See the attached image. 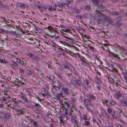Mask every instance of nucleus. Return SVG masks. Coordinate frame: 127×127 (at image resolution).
<instances>
[{
    "label": "nucleus",
    "mask_w": 127,
    "mask_h": 127,
    "mask_svg": "<svg viewBox=\"0 0 127 127\" xmlns=\"http://www.w3.org/2000/svg\"><path fill=\"white\" fill-rule=\"evenodd\" d=\"M74 109L75 110V109L73 105L65 109V114L68 119H69L70 117L72 116V113L73 112Z\"/></svg>",
    "instance_id": "obj_1"
},
{
    "label": "nucleus",
    "mask_w": 127,
    "mask_h": 127,
    "mask_svg": "<svg viewBox=\"0 0 127 127\" xmlns=\"http://www.w3.org/2000/svg\"><path fill=\"white\" fill-rule=\"evenodd\" d=\"M111 115L113 118L117 120L120 121L121 122H124L123 121L121 120V115L120 114L116 112L115 110H113V113L111 114Z\"/></svg>",
    "instance_id": "obj_2"
},
{
    "label": "nucleus",
    "mask_w": 127,
    "mask_h": 127,
    "mask_svg": "<svg viewBox=\"0 0 127 127\" xmlns=\"http://www.w3.org/2000/svg\"><path fill=\"white\" fill-rule=\"evenodd\" d=\"M21 98L23 100H24V101L26 102H28V99H30L31 98V96L30 95H27V97H26L24 95H22L21 96Z\"/></svg>",
    "instance_id": "obj_3"
},
{
    "label": "nucleus",
    "mask_w": 127,
    "mask_h": 127,
    "mask_svg": "<svg viewBox=\"0 0 127 127\" xmlns=\"http://www.w3.org/2000/svg\"><path fill=\"white\" fill-rule=\"evenodd\" d=\"M62 105L65 109L71 106L70 105L69 103L67 102L66 101H65L64 103H63Z\"/></svg>",
    "instance_id": "obj_4"
},
{
    "label": "nucleus",
    "mask_w": 127,
    "mask_h": 127,
    "mask_svg": "<svg viewBox=\"0 0 127 127\" xmlns=\"http://www.w3.org/2000/svg\"><path fill=\"white\" fill-rule=\"evenodd\" d=\"M95 16H97L98 17L102 16L104 15V14L101 12H100L98 10H96L95 12Z\"/></svg>",
    "instance_id": "obj_5"
},
{
    "label": "nucleus",
    "mask_w": 127,
    "mask_h": 127,
    "mask_svg": "<svg viewBox=\"0 0 127 127\" xmlns=\"http://www.w3.org/2000/svg\"><path fill=\"white\" fill-rule=\"evenodd\" d=\"M62 90L66 95H68L70 94V91H69V89L66 88H64Z\"/></svg>",
    "instance_id": "obj_6"
},
{
    "label": "nucleus",
    "mask_w": 127,
    "mask_h": 127,
    "mask_svg": "<svg viewBox=\"0 0 127 127\" xmlns=\"http://www.w3.org/2000/svg\"><path fill=\"white\" fill-rule=\"evenodd\" d=\"M64 37L67 39L66 41H69L71 43H72L75 42V40L73 38H72L69 37H66L65 36H64Z\"/></svg>",
    "instance_id": "obj_7"
},
{
    "label": "nucleus",
    "mask_w": 127,
    "mask_h": 127,
    "mask_svg": "<svg viewBox=\"0 0 127 127\" xmlns=\"http://www.w3.org/2000/svg\"><path fill=\"white\" fill-rule=\"evenodd\" d=\"M84 102L85 103L88 105H90L91 104V101L90 99L89 98L87 99L85 98Z\"/></svg>",
    "instance_id": "obj_8"
},
{
    "label": "nucleus",
    "mask_w": 127,
    "mask_h": 127,
    "mask_svg": "<svg viewBox=\"0 0 127 127\" xmlns=\"http://www.w3.org/2000/svg\"><path fill=\"white\" fill-rule=\"evenodd\" d=\"M17 114L18 115L22 114L25 112V110L23 109H22V110L17 109Z\"/></svg>",
    "instance_id": "obj_9"
},
{
    "label": "nucleus",
    "mask_w": 127,
    "mask_h": 127,
    "mask_svg": "<svg viewBox=\"0 0 127 127\" xmlns=\"http://www.w3.org/2000/svg\"><path fill=\"white\" fill-rule=\"evenodd\" d=\"M121 94L120 92H118L116 93L114 95V96L117 99H119L121 96Z\"/></svg>",
    "instance_id": "obj_10"
},
{
    "label": "nucleus",
    "mask_w": 127,
    "mask_h": 127,
    "mask_svg": "<svg viewBox=\"0 0 127 127\" xmlns=\"http://www.w3.org/2000/svg\"><path fill=\"white\" fill-rule=\"evenodd\" d=\"M63 94L61 93L57 94L55 97L56 99L58 100H59L60 97L61 96L63 97Z\"/></svg>",
    "instance_id": "obj_11"
},
{
    "label": "nucleus",
    "mask_w": 127,
    "mask_h": 127,
    "mask_svg": "<svg viewBox=\"0 0 127 127\" xmlns=\"http://www.w3.org/2000/svg\"><path fill=\"white\" fill-rule=\"evenodd\" d=\"M121 103L123 106H127V99H124L121 101Z\"/></svg>",
    "instance_id": "obj_12"
},
{
    "label": "nucleus",
    "mask_w": 127,
    "mask_h": 127,
    "mask_svg": "<svg viewBox=\"0 0 127 127\" xmlns=\"http://www.w3.org/2000/svg\"><path fill=\"white\" fill-rule=\"evenodd\" d=\"M63 68L64 69V70L65 71H67V70L70 68L69 66L67 64H63Z\"/></svg>",
    "instance_id": "obj_13"
},
{
    "label": "nucleus",
    "mask_w": 127,
    "mask_h": 127,
    "mask_svg": "<svg viewBox=\"0 0 127 127\" xmlns=\"http://www.w3.org/2000/svg\"><path fill=\"white\" fill-rule=\"evenodd\" d=\"M15 59L16 60V61L17 62L20 64H24V62L21 60L19 58H15Z\"/></svg>",
    "instance_id": "obj_14"
},
{
    "label": "nucleus",
    "mask_w": 127,
    "mask_h": 127,
    "mask_svg": "<svg viewBox=\"0 0 127 127\" xmlns=\"http://www.w3.org/2000/svg\"><path fill=\"white\" fill-rule=\"evenodd\" d=\"M57 5L58 7H63L65 6V4L63 2H62L61 3V2H59L57 3Z\"/></svg>",
    "instance_id": "obj_15"
},
{
    "label": "nucleus",
    "mask_w": 127,
    "mask_h": 127,
    "mask_svg": "<svg viewBox=\"0 0 127 127\" xmlns=\"http://www.w3.org/2000/svg\"><path fill=\"white\" fill-rule=\"evenodd\" d=\"M89 95L92 100L94 101L95 100L96 97L94 95L92 94H90Z\"/></svg>",
    "instance_id": "obj_16"
},
{
    "label": "nucleus",
    "mask_w": 127,
    "mask_h": 127,
    "mask_svg": "<svg viewBox=\"0 0 127 127\" xmlns=\"http://www.w3.org/2000/svg\"><path fill=\"white\" fill-rule=\"evenodd\" d=\"M111 14L117 16L118 17L120 16V14L119 12H118L114 11L111 13Z\"/></svg>",
    "instance_id": "obj_17"
},
{
    "label": "nucleus",
    "mask_w": 127,
    "mask_h": 127,
    "mask_svg": "<svg viewBox=\"0 0 127 127\" xmlns=\"http://www.w3.org/2000/svg\"><path fill=\"white\" fill-rule=\"evenodd\" d=\"M71 122L72 123L74 124H75V125L77 124L78 122V121L76 119L75 117H73L71 119Z\"/></svg>",
    "instance_id": "obj_18"
},
{
    "label": "nucleus",
    "mask_w": 127,
    "mask_h": 127,
    "mask_svg": "<svg viewBox=\"0 0 127 127\" xmlns=\"http://www.w3.org/2000/svg\"><path fill=\"white\" fill-rule=\"evenodd\" d=\"M110 67H111L112 68V69L111 70L112 71H114L115 72H117V71L116 68H114V66L112 64H111Z\"/></svg>",
    "instance_id": "obj_19"
},
{
    "label": "nucleus",
    "mask_w": 127,
    "mask_h": 127,
    "mask_svg": "<svg viewBox=\"0 0 127 127\" xmlns=\"http://www.w3.org/2000/svg\"><path fill=\"white\" fill-rule=\"evenodd\" d=\"M109 103L111 105L114 106L116 103V102L114 100H111L109 101Z\"/></svg>",
    "instance_id": "obj_20"
},
{
    "label": "nucleus",
    "mask_w": 127,
    "mask_h": 127,
    "mask_svg": "<svg viewBox=\"0 0 127 127\" xmlns=\"http://www.w3.org/2000/svg\"><path fill=\"white\" fill-rule=\"evenodd\" d=\"M76 83L78 86H80L82 84L81 82L79 80H77L76 81Z\"/></svg>",
    "instance_id": "obj_21"
},
{
    "label": "nucleus",
    "mask_w": 127,
    "mask_h": 127,
    "mask_svg": "<svg viewBox=\"0 0 127 127\" xmlns=\"http://www.w3.org/2000/svg\"><path fill=\"white\" fill-rule=\"evenodd\" d=\"M31 122L32 125H35L36 127H37L38 126V124L35 121H33V120H31Z\"/></svg>",
    "instance_id": "obj_22"
},
{
    "label": "nucleus",
    "mask_w": 127,
    "mask_h": 127,
    "mask_svg": "<svg viewBox=\"0 0 127 127\" xmlns=\"http://www.w3.org/2000/svg\"><path fill=\"white\" fill-rule=\"evenodd\" d=\"M107 111L108 112V113L110 114V115L111 114L113 113L112 112H113V111H112V109L110 107L108 108L107 109Z\"/></svg>",
    "instance_id": "obj_23"
},
{
    "label": "nucleus",
    "mask_w": 127,
    "mask_h": 127,
    "mask_svg": "<svg viewBox=\"0 0 127 127\" xmlns=\"http://www.w3.org/2000/svg\"><path fill=\"white\" fill-rule=\"evenodd\" d=\"M103 7L102 5H101L98 7V10H100L101 11H104Z\"/></svg>",
    "instance_id": "obj_24"
},
{
    "label": "nucleus",
    "mask_w": 127,
    "mask_h": 127,
    "mask_svg": "<svg viewBox=\"0 0 127 127\" xmlns=\"http://www.w3.org/2000/svg\"><path fill=\"white\" fill-rule=\"evenodd\" d=\"M84 9L85 10H89L91 9L90 6V5H87L84 7Z\"/></svg>",
    "instance_id": "obj_25"
},
{
    "label": "nucleus",
    "mask_w": 127,
    "mask_h": 127,
    "mask_svg": "<svg viewBox=\"0 0 127 127\" xmlns=\"http://www.w3.org/2000/svg\"><path fill=\"white\" fill-rule=\"evenodd\" d=\"M108 79L109 80V82L111 83H113L114 82V80L113 78H108Z\"/></svg>",
    "instance_id": "obj_26"
},
{
    "label": "nucleus",
    "mask_w": 127,
    "mask_h": 127,
    "mask_svg": "<svg viewBox=\"0 0 127 127\" xmlns=\"http://www.w3.org/2000/svg\"><path fill=\"white\" fill-rule=\"evenodd\" d=\"M85 125L86 126H89L90 124V123L89 121L85 120L84 122Z\"/></svg>",
    "instance_id": "obj_27"
},
{
    "label": "nucleus",
    "mask_w": 127,
    "mask_h": 127,
    "mask_svg": "<svg viewBox=\"0 0 127 127\" xmlns=\"http://www.w3.org/2000/svg\"><path fill=\"white\" fill-rule=\"evenodd\" d=\"M91 0L95 4L98 5V0Z\"/></svg>",
    "instance_id": "obj_28"
},
{
    "label": "nucleus",
    "mask_w": 127,
    "mask_h": 127,
    "mask_svg": "<svg viewBox=\"0 0 127 127\" xmlns=\"http://www.w3.org/2000/svg\"><path fill=\"white\" fill-rule=\"evenodd\" d=\"M82 119H83L85 120H87L88 119L87 117V115H83L82 118L81 119V121L82 120Z\"/></svg>",
    "instance_id": "obj_29"
},
{
    "label": "nucleus",
    "mask_w": 127,
    "mask_h": 127,
    "mask_svg": "<svg viewBox=\"0 0 127 127\" xmlns=\"http://www.w3.org/2000/svg\"><path fill=\"white\" fill-rule=\"evenodd\" d=\"M96 81L98 83H101V81L100 78L98 77H96Z\"/></svg>",
    "instance_id": "obj_30"
},
{
    "label": "nucleus",
    "mask_w": 127,
    "mask_h": 127,
    "mask_svg": "<svg viewBox=\"0 0 127 127\" xmlns=\"http://www.w3.org/2000/svg\"><path fill=\"white\" fill-rule=\"evenodd\" d=\"M58 88L59 89H61L62 90L64 88H63V85H62L60 83L58 85Z\"/></svg>",
    "instance_id": "obj_31"
},
{
    "label": "nucleus",
    "mask_w": 127,
    "mask_h": 127,
    "mask_svg": "<svg viewBox=\"0 0 127 127\" xmlns=\"http://www.w3.org/2000/svg\"><path fill=\"white\" fill-rule=\"evenodd\" d=\"M119 49L121 53H123V52L124 51V49L123 48L120 47L119 48Z\"/></svg>",
    "instance_id": "obj_32"
},
{
    "label": "nucleus",
    "mask_w": 127,
    "mask_h": 127,
    "mask_svg": "<svg viewBox=\"0 0 127 127\" xmlns=\"http://www.w3.org/2000/svg\"><path fill=\"white\" fill-rule=\"evenodd\" d=\"M49 80L52 81H53L55 79V78L53 76H50L48 78Z\"/></svg>",
    "instance_id": "obj_33"
},
{
    "label": "nucleus",
    "mask_w": 127,
    "mask_h": 127,
    "mask_svg": "<svg viewBox=\"0 0 127 127\" xmlns=\"http://www.w3.org/2000/svg\"><path fill=\"white\" fill-rule=\"evenodd\" d=\"M11 64L12 65H15L16 66H18V64L17 63L14 62H12Z\"/></svg>",
    "instance_id": "obj_34"
},
{
    "label": "nucleus",
    "mask_w": 127,
    "mask_h": 127,
    "mask_svg": "<svg viewBox=\"0 0 127 127\" xmlns=\"http://www.w3.org/2000/svg\"><path fill=\"white\" fill-rule=\"evenodd\" d=\"M48 9L49 11H52L53 10V7L51 5L48 6Z\"/></svg>",
    "instance_id": "obj_35"
},
{
    "label": "nucleus",
    "mask_w": 127,
    "mask_h": 127,
    "mask_svg": "<svg viewBox=\"0 0 127 127\" xmlns=\"http://www.w3.org/2000/svg\"><path fill=\"white\" fill-rule=\"evenodd\" d=\"M27 72L29 75H30L32 74V72L31 70H28L27 71Z\"/></svg>",
    "instance_id": "obj_36"
},
{
    "label": "nucleus",
    "mask_w": 127,
    "mask_h": 127,
    "mask_svg": "<svg viewBox=\"0 0 127 127\" xmlns=\"http://www.w3.org/2000/svg\"><path fill=\"white\" fill-rule=\"evenodd\" d=\"M118 113H119L121 115V113H122V110L120 109H118V111L117 112Z\"/></svg>",
    "instance_id": "obj_37"
},
{
    "label": "nucleus",
    "mask_w": 127,
    "mask_h": 127,
    "mask_svg": "<svg viewBox=\"0 0 127 127\" xmlns=\"http://www.w3.org/2000/svg\"><path fill=\"white\" fill-rule=\"evenodd\" d=\"M4 44L3 41L2 40H0V46H2Z\"/></svg>",
    "instance_id": "obj_38"
},
{
    "label": "nucleus",
    "mask_w": 127,
    "mask_h": 127,
    "mask_svg": "<svg viewBox=\"0 0 127 127\" xmlns=\"http://www.w3.org/2000/svg\"><path fill=\"white\" fill-rule=\"evenodd\" d=\"M24 71L23 70L21 69H19V72L21 73H24Z\"/></svg>",
    "instance_id": "obj_39"
},
{
    "label": "nucleus",
    "mask_w": 127,
    "mask_h": 127,
    "mask_svg": "<svg viewBox=\"0 0 127 127\" xmlns=\"http://www.w3.org/2000/svg\"><path fill=\"white\" fill-rule=\"evenodd\" d=\"M108 102V101L107 99H105L102 102L104 104L105 103H106Z\"/></svg>",
    "instance_id": "obj_40"
},
{
    "label": "nucleus",
    "mask_w": 127,
    "mask_h": 127,
    "mask_svg": "<svg viewBox=\"0 0 127 127\" xmlns=\"http://www.w3.org/2000/svg\"><path fill=\"white\" fill-rule=\"evenodd\" d=\"M103 21L102 19H100L98 20V22L99 23H102L103 22Z\"/></svg>",
    "instance_id": "obj_41"
},
{
    "label": "nucleus",
    "mask_w": 127,
    "mask_h": 127,
    "mask_svg": "<svg viewBox=\"0 0 127 127\" xmlns=\"http://www.w3.org/2000/svg\"><path fill=\"white\" fill-rule=\"evenodd\" d=\"M17 53H18L17 52H15V53H13L12 54L14 56H15V57H17Z\"/></svg>",
    "instance_id": "obj_42"
},
{
    "label": "nucleus",
    "mask_w": 127,
    "mask_h": 127,
    "mask_svg": "<svg viewBox=\"0 0 127 127\" xmlns=\"http://www.w3.org/2000/svg\"><path fill=\"white\" fill-rule=\"evenodd\" d=\"M4 104H3L2 102L1 101L0 102V107H3Z\"/></svg>",
    "instance_id": "obj_43"
},
{
    "label": "nucleus",
    "mask_w": 127,
    "mask_h": 127,
    "mask_svg": "<svg viewBox=\"0 0 127 127\" xmlns=\"http://www.w3.org/2000/svg\"><path fill=\"white\" fill-rule=\"evenodd\" d=\"M75 12H77L78 13H79L80 12V10H79L78 9H74Z\"/></svg>",
    "instance_id": "obj_44"
},
{
    "label": "nucleus",
    "mask_w": 127,
    "mask_h": 127,
    "mask_svg": "<svg viewBox=\"0 0 127 127\" xmlns=\"http://www.w3.org/2000/svg\"><path fill=\"white\" fill-rule=\"evenodd\" d=\"M113 55V56L114 57H117V58H119V59H120V58L119 57H118V55H116V54H114L113 53H111Z\"/></svg>",
    "instance_id": "obj_45"
},
{
    "label": "nucleus",
    "mask_w": 127,
    "mask_h": 127,
    "mask_svg": "<svg viewBox=\"0 0 127 127\" xmlns=\"http://www.w3.org/2000/svg\"><path fill=\"white\" fill-rule=\"evenodd\" d=\"M70 93H71L72 94V95L73 96H75V94L74 93L72 92V91L71 90H70Z\"/></svg>",
    "instance_id": "obj_46"
},
{
    "label": "nucleus",
    "mask_w": 127,
    "mask_h": 127,
    "mask_svg": "<svg viewBox=\"0 0 127 127\" xmlns=\"http://www.w3.org/2000/svg\"><path fill=\"white\" fill-rule=\"evenodd\" d=\"M46 89L44 90V91L46 95H48L49 94V93L48 92L46 91Z\"/></svg>",
    "instance_id": "obj_47"
},
{
    "label": "nucleus",
    "mask_w": 127,
    "mask_h": 127,
    "mask_svg": "<svg viewBox=\"0 0 127 127\" xmlns=\"http://www.w3.org/2000/svg\"><path fill=\"white\" fill-rule=\"evenodd\" d=\"M80 125L79 124V123H77L74 125V127H76V126H77V127H80Z\"/></svg>",
    "instance_id": "obj_48"
},
{
    "label": "nucleus",
    "mask_w": 127,
    "mask_h": 127,
    "mask_svg": "<svg viewBox=\"0 0 127 127\" xmlns=\"http://www.w3.org/2000/svg\"><path fill=\"white\" fill-rule=\"evenodd\" d=\"M116 127H124L123 125L120 124H118L117 125Z\"/></svg>",
    "instance_id": "obj_49"
},
{
    "label": "nucleus",
    "mask_w": 127,
    "mask_h": 127,
    "mask_svg": "<svg viewBox=\"0 0 127 127\" xmlns=\"http://www.w3.org/2000/svg\"><path fill=\"white\" fill-rule=\"evenodd\" d=\"M5 117L6 119H9V118L10 116L9 115H6Z\"/></svg>",
    "instance_id": "obj_50"
},
{
    "label": "nucleus",
    "mask_w": 127,
    "mask_h": 127,
    "mask_svg": "<svg viewBox=\"0 0 127 127\" xmlns=\"http://www.w3.org/2000/svg\"><path fill=\"white\" fill-rule=\"evenodd\" d=\"M71 101L72 102H73L74 103L76 102V100L74 98H73L72 99Z\"/></svg>",
    "instance_id": "obj_51"
},
{
    "label": "nucleus",
    "mask_w": 127,
    "mask_h": 127,
    "mask_svg": "<svg viewBox=\"0 0 127 127\" xmlns=\"http://www.w3.org/2000/svg\"><path fill=\"white\" fill-rule=\"evenodd\" d=\"M67 72H71V70L70 69V68H69V69H68L67 70V71H66Z\"/></svg>",
    "instance_id": "obj_52"
},
{
    "label": "nucleus",
    "mask_w": 127,
    "mask_h": 127,
    "mask_svg": "<svg viewBox=\"0 0 127 127\" xmlns=\"http://www.w3.org/2000/svg\"><path fill=\"white\" fill-rule=\"evenodd\" d=\"M125 122L127 124V117H125Z\"/></svg>",
    "instance_id": "obj_53"
},
{
    "label": "nucleus",
    "mask_w": 127,
    "mask_h": 127,
    "mask_svg": "<svg viewBox=\"0 0 127 127\" xmlns=\"http://www.w3.org/2000/svg\"><path fill=\"white\" fill-rule=\"evenodd\" d=\"M85 0H77V1L78 2H80L82 1H85Z\"/></svg>",
    "instance_id": "obj_54"
},
{
    "label": "nucleus",
    "mask_w": 127,
    "mask_h": 127,
    "mask_svg": "<svg viewBox=\"0 0 127 127\" xmlns=\"http://www.w3.org/2000/svg\"><path fill=\"white\" fill-rule=\"evenodd\" d=\"M109 23L110 24H112L113 23V21L111 20H109Z\"/></svg>",
    "instance_id": "obj_55"
},
{
    "label": "nucleus",
    "mask_w": 127,
    "mask_h": 127,
    "mask_svg": "<svg viewBox=\"0 0 127 127\" xmlns=\"http://www.w3.org/2000/svg\"><path fill=\"white\" fill-rule=\"evenodd\" d=\"M16 103H17V102H16L15 101L13 102V106H15Z\"/></svg>",
    "instance_id": "obj_56"
},
{
    "label": "nucleus",
    "mask_w": 127,
    "mask_h": 127,
    "mask_svg": "<svg viewBox=\"0 0 127 127\" xmlns=\"http://www.w3.org/2000/svg\"><path fill=\"white\" fill-rule=\"evenodd\" d=\"M86 107H87V109L88 110H89V111H90L91 109H90V107H88V106H87Z\"/></svg>",
    "instance_id": "obj_57"
},
{
    "label": "nucleus",
    "mask_w": 127,
    "mask_h": 127,
    "mask_svg": "<svg viewBox=\"0 0 127 127\" xmlns=\"http://www.w3.org/2000/svg\"><path fill=\"white\" fill-rule=\"evenodd\" d=\"M8 61H5L4 60H3V63H8Z\"/></svg>",
    "instance_id": "obj_58"
},
{
    "label": "nucleus",
    "mask_w": 127,
    "mask_h": 127,
    "mask_svg": "<svg viewBox=\"0 0 127 127\" xmlns=\"http://www.w3.org/2000/svg\"><path fill=\"white\" fill-rule=\"evenodd\" d=\"M11 32V33L12 34H16V32Z\"/></svg>",
    "instance_id": "obj_59"
},
{
    "label": "nucleus",
    "mask_w": 127,
    "mask_h": 127,
    "mask_svg": "<svg viewBox=\"0 0 127 127\" xmlns=\"http://www.w3.org/2000/svg\"><path fill=\"white\" fill-rule=\"evenodd\" d=\"M58 78H60L61 80H62V78L60 75H58Z\"/></svg>",
    "instance_id": "obj_60"
},
{
    "label": "nucleus",
    "mask_w": 127,
    "mask_h": 127,
    "mask_svg": "<svg viewBox=\"0 0 127 127\" xmlns=\"http://www.w3.org/2000/svg\"><path fill=\"white\" fill-rule=\"evenodd\" d=\"M39 116L40 115L37 114V115H36V118L38 119L39 118Z\"/></svg>",
    "instance_id": "obj_61"
},
{
    "label": "nucleus",
    "mask_w": 127,
    "mask_h": 127,
    "mask_svg": "<svg viewBox=\"0 0 127 127\" xmlns=\"http://www.w3.org/2000/svg\"><path fill=\"white\" fill-rule=\"evenodd\" d=\"M36 98L39 101H41V99H40L38 97H36Z\"/></svg>",
    "instance_id": "obj_62"
},
{
    "label": "nucleus",
    "mask_w": 127,
    "mask_h": 127,
    "mask_svg": "<svg viewBox=\"0 0 127 127\" xmlns=\"http://www.w3.org/2000/svg\"><path fill=\"white\" fill-rule=\"evenodd\" d=\"M70 47H73L74 49H77V48L76 47H75V46H73L72 45H71V46H70Z\"/></svg>",
    "instance_id": "obj_63"
},
{
    "label": "nucleus",
    "mask_w": 127,
    "mask_h": 127,
    "mask_svg": "<svg viewBox=\"0 0 127 127\" xmlns=\"http://www.w3.org/2000/svg\"><path fill=\"white\" fill-rule=\"evenodd\" d=\"M39 104H37V103H35V105H34V106L35 107V106H39Z\"/></svg>",
    "instance_id": "obj_64"
}]
</instances>
